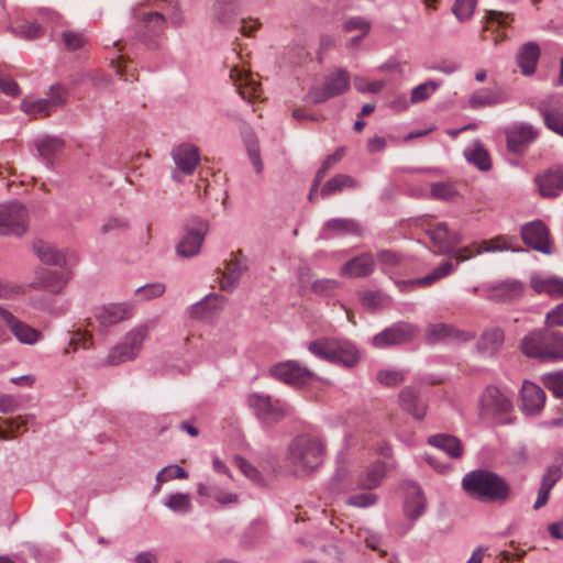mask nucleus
Returning a JSON list of instances; mask_svg holds the SVG:
<instances>
[{
    "instance_id": "39448f33",
    "label": "nucleus",
    "mask_w": 563,
    "mask_h": 563,
    "mask_svg": "<svg viewBox=\"0 0 563 563\" xmlns=\"http://www.w3.org/2000/svg\"><path fill=\"white\" fill-rule=\"evenodd\" d=\"M308 350L314 356L344 366H354L360 354L356 346L346 340L323 338L309 343Z\"/></svg>"
},
{
    "instance_id": "c03bdc74",
    "label": "nucleus",
    "mask_w": 563,
    "mask_h": 563,
    "mask_svg": "<svg viewBox=\"0 0 563 563\" xmlns=\"http://www.w3.org/2000/svg\"><path fill=\"white\" fill-rule=\"evenodd\" d=\"M246 269V265L239 261L230 262L220 282L221 289L228 292H232L238 287L240 278Z\"/></svg>"
},
{
    "instance_id": "680f3d73",
    "label": "nucleus",
    "mask_w": 563,
    "mask_h": 563,
    "mask_svg": "<svg viewBox=\"0 0 563 563\" xmlns=\"http://www.w3.org/2000/svg\"><path fill=\"white\" fill-rule=\"evenodd\" d=\"M92 345V338L87 332L80 330L74 331L69 339V347L65 350V353H69L71 349L75 352L77 349H89Z\"/></svg>"
},
{
    "instance_id": "09e8293b",
    "label": "nucleus",
    "mask_w": 563,
    "mask_h": 563,
    "mask_svg": "<svg viewBox=\"0 0 563 563\" xmlns=\"http://www.w3.org/2000/svg\"><path fill=\"white\" fill-rule=\"evenodd\" d=\"M22 110L33 117H47L53 112L51 104L48 103L47 99H32V98H25L23 99L21 103Z\"/></svg>"
},
{
    "instance_id": "f8f14e48",
    "label": "nucleus",
    "mask_w": 563,
    "mask_h": 563,
    "mask_svg": "<svg viewBox=\"0 0 563 563\" xmlns=\"http://www.w3.org/2000/svg\"><path fill=\"white\" fill-rule=\"evenodd\" d=\"M419 334V328L408 322H398L385 329L373 338L376 347L397 345L413 340Z\"/></svg>"
},
{
    "instance_id": "f3484780",
    "label": "nucleus",
    "mask_w": 563,
    "mask_h": 563,
    "mask_svg": "<svg viewBox=\"0 0 563 563\" xmlns=\"http://www.w3.org/2000/svg\"><path fill=\"white\" fill-rule=\"evenodd\" d=\"M507 148L509 152L521 155L527 147L537 139L538 130L531 124L520 123L506 131Z\"/></svg>"
},
{
    "instance_id": "c756f323",
    "label": "nucleus",
    "mask_w": 563,
    "mask_h": 563,
    "mask_svg": "<svg viewBox=\"0 0 563 563\" xmlns=\"http://www.w3.org/2000/svg\"><path fill=\"white\" fill-rule=\"evenodd\" d=\"M540 54V47L536 42H527L519 47L516 60L525 76H531L536 73Z\"/></svg>"
},
{
    "instance_id": "774afa93",
    "label": "nucleus",
    "mask_w": 563,
    "mask_h": 563,
    "mask_svg": "<svg viewBox=\"0 0 563 563\" xmlns=\"http://www.w3.org/2000/svg\"><path fill=\"white\" fill-rule=\"evenodd\" d=\"M165 285L162 283L147 284L136 289V294L145 300L161 297L165 292Z\"/></svg>"
},
{
    "instance_id": "bf43d9fd",
    "label": "nucleus",
    "mask_w": 563,
    "mask_h": 563,
    "mask_svg": "<svg viewBox=\"0 0 563 563\" xmlns=\"http://www.w3.org/2000/svg\"><path fill=\"white\" fill-rule=\"evenodd\" d=\"M187 477L188 473L181 466L168 465L157 473L156 481L158 483H166L174 478L186 479Z\"/></svg>"
},
{
    "instance_id": "4c0bfd02",
    "label": "nucleus",
    "mask_w": 563,
    "mask_h": 563,
    "mask_svg": "<svg viewBox=\"0 0 563 563\" xmlns=\"http://www.w3.org/2000/svg\"><path fill=\"white\" fill-rule=\"evenodd\" d=\"M428 443L443 452L450 457L457 459L463 454V445L461 441L450 434H435L428 439Z\"/></svg>"
},
{
    "instance_id": "473e14b6",
    "label": "nucleus",
    "mask_w": 563,
    "mask_h": 563,
    "mask_svg": "<svg viewBox=\"0 0 563 563\" xmlns=\"http://www.w3.org/2000/svg\"><path fill=\"white\" fill-rule=\"evenodd\" d=\"M507 101L506 93L500 89L482 88L474 91L468 99V107L471 109H481L485 107H493L501 104Z\"/></svg>"
},
{
    "instance_id": "2eb2a0df",
    "label": "nucleus",
    "mask_w": 563,
    "mask_h": 563,
    "mask_svg": "<svg viewBox=\"0 0 563 563\" xmlns=\"http://www.w3.org/2000/svg\"><path fill=\"white\" fill-rule=\"evenodd\" d=\"M520 233L526 245L543 254L551 253L549 229L541 220L523 224Z\"/></svg>"
},
{
    "instance_id": "a211bd4d",
    "label": "nucleus",
    "mask_w": 563,
    "mask_h": 563,
    "mask_svg": "<svg viewBox=\"0 0 563 563\" xmlns=\"http://www.w3.org/2000/svg\"><path fill=\"white\" fill-rule=\"evenodd\" d=\"M545 404V393L537 384L525 380L520 390V409L526 416L539 415Z\"/></svg>"
},
{
    "instance_id": "79ce46f5",
    "label": "nucleus",
    "mask_w": 563,
    "mask_h": 563,
    "mask_svg": "<svg viewBox=\"0 0 563 563\" xmlns=\"http://www.w3.org/2000/svg\"><path fill=\"white\" fill-rule=\"evenodd\" d=\"M504 342V332L498 328L486 330L477 341V349L486 355L495 354Z\"/></svg>"
},
{
    "instance_id": "20e7f679",
    "label": "nucleus",
    "mask_w": 563,
    "mask_h": 563,
    "mask_svg": "<svg viewBox=\"0 0 563 563\" xmlns=\"http://www.w3.org/2000/svg\"><path fill=\"white\" fill-rule=\"evenodd\" d=\"M156 324V319H150L132 328L119 343L110 349L107 364L117 366L137 358L143 350L144 341Z\"/></svg>"
},
{
    "instance_id": "a18cd8bd",
    "label": "nucleus",
    "mask_w": 563,
    "mask_h": 563,
    "mask_svg": "<svg viewBox=\"0 0 563 563\" xmlns=\"http://www.w3.org/2000/svg\"><path fill=\"white\" fill-rule=\"evenodd\" d=\"M242 136L251 163L253 164L256 173H261L263 170V163L261 159L260 145L255 133L251 129H245L242 131Z\"/></svg>"
},
{
    "instance_id": "4d7b16f0",
    "label": "nucleus",
    "mask_w": 563,
    "mask_h": 563,
    "mask_svg": "<svg viewBox=\"0 0 563 563\" xmlns=\"http://www.w3.org/2000/svg\"><path fill=\"white\" fill-rule=\"evenodd\" d=\"M340 283L332 278L317 279L311 284V290L316 295L330 297L339 288Z\"/></svg>"
},
{
    "instance_id": "412c9836",
    "label": "nucleus",
    "mask_w": 563,
    "mask_h": 563,
    "mask_svg": "<svg viewBox=\"0 0 563 563\" xmlns=\"http://www.w3.org/2000/svg\"><path fill=\"white\" fill-rule=\"evenodd\" d=\"M132 312L133 309L128 303H109L97 307L93 316L100 327L109 328L131 318Z\"/></svg>"
},
{
    "instance_id": "6e6552de",
    "label": "nucleus",
    "mask_w": 563,
    "mask_h": 563,
    "mask_svg": "<svg viewBox=\"0 0 563 563\" xmlns=\"http://www.w3.org/2000/svg\"><path fill=\"white\" fill-rule=\"evenodd\" d=\"M479 404V415L487 420H497L512 409L510 398L495 386H488L483 391Z\"/></svg>"
},
{
    "instance_id": "8fccbe9b",
    "label": "nucleus",
    "mask_w": 563,
    "mask_h": 563,
    "mask_svg": "<svg viewBox=\"0 0 563 563\" xmlns=\"http://www.w3.org/2000/svg\"><path fill=\"white\" fill-rule=\"evenodd\" d=\"M454 265L451 262H443L440 266L434 268L430 274L416 278L412 284L419 287H428L434 282L450 275L454 271Z\"/></svg>"
},
{
    "instance_id": "6e6d98bb",
    "label": "nucleus",
    "mask_w": 563,
    "mask_h": 563,
    "mask_svg": "<svg viewBox=\"0 0 563 563\" xmlns=\"http://www.w3.org/2000/svg\"><path fill=\"white\" fill-rule=\"evenodd\" d=\"M542 383L555 397L563 399V371L543 375Z\"/></svg>"
},
{
    "instance_id": "423d86ee",
    "label": "nucleus",
    "mask_w": 563,
    "mask_h": 563,
    "mask_svg": "<svg viewBox=\"0 0 563 563\" xmlns=\"http://www.w3.org/2000/svg\"><path fill=\"white\" fill-rule=\"evenodd\" d=\"M247 405L254 411L257 419L266 426L277 423L290 411L289 406L285 402L262 394L250 395L247 397Z\"/></svg>"
},
{
    "instance_id": "5701e85b",
    "label": "nucleus",
    "mask_w": 563,
    "mask_h": 563,
    "mask_svg": "<svg viewBox=\"0 0 563 563\" xmlns=\"http://www.w3.org/2000/svg\"><path fill=\"white\" fill-rule=\"evenodd\" d=\"M427 233L438 254H446L461 243L460 234L450 231L443 222L428 228Z\"/></svg>"
},
{
    "instance_id": "a19ab883",
    "label": "nucleus",
    "mask_w": 563,
    "mask_h": 563,
    "mask_svg": "<svg viewBox=\"0 0 563 563\" xmlns=\"http://www.w3.org/2000/svg\"><path fill=\"white\" fill-rule=\"evenodd\" d=\"M238 15L236 2L233 0H216L212 5L214 21L223 26H229Z\"/></svg>"
},
{
    "instance_id": "ea45409f",
    "label": "nucleus",
    "mask_w": 563,
    "mask_h": 563,
    "mask_svg": "<svg viewBox=\"0 0 563 563\" xmlns=\"http://www.w3.org/2000/svg\"><path fill=\"white\" fill-rule=\"evenodd\" d=\"M358 181L350 175L338 174L330 178L321 188L320 195L329 197L342 192L345 188H357Z\"/></svg>"
},
{
    "instance_id": "de8ad7c7",
    "label": "nucleus",
    "mask_w": 563,
    "mask_h": 563,
    "mask_svg": "<svg viewBox=\"0 0 563 563\" xmlns=\"http://www.w3.org/2000/svg\"><path fill=\"white\" fill-rule=\"evenodd\" d=\"M197 492L200 496L210 497L222 505L238 501V496L230 492L221 490L219 487L203 483L198 484Z\"/></svg>"
},
{
    "instance_id": "393cba45",
    "label": "nucleus",
    "mask_w": 563,
    "mask_h": 563,
    "mask_svg": "<svg viewBox=\"0 0 563 563\" xmlns=\"http://www.w3.org/2000/svg\"><path fill=\"white\" fill-rule=\"evenodd\" d=\"M542 197L554 198L563 190V167L555 166L536 177Z\"/></svg>"
},
{
    "instance_id": "5fc2aeb1",
    "label": "nucleus",
    "mask_w": 563,
    "mask_h": 563,
    "mask_svg": "<svg viewBox=\"0 0 563 563\" xmlns=\"http://www.w3.org/2000/svg\"><path fill=\"white\" fill-rule=\"evenodd\" d=\"M342 27H343V31L346 33L357 31V32H360L358 35H367L371 31L372 24L365 18L356 15V16H350V18L345 19Z\"/></svg>"
},
{
    "instance_id": "1a4fd4ad",
    "label": "nucleus",
    "mask_w": 563,
    "mask_h": 563,
    "mask_svg": "<svg viewBox=\"0 0 563 563\" xmlns=\"http://www.w3.org/2000/svg\"><path fill=\"white\" fill-rule=\"evenodd\" d=\"M27 230V212L19 202L0 206V235L21 236Z\"/></svg>"
},
{
    "instance_id": "7c9ffc66",
    "label": "nucleus",
    "mask_w": 563,
    "mask_h": 563,
    "mask_svg": "<svg viewBox=\"0 0 563 563\" xmlns=\"http://www.w3.org/2000/svg\"><path fill=\"white\" fill-rule=\"evenodd\" d=\"M230 78L238 87L242 99L251 102L258 97L260 85L245 70L233 67L230 70Z\"/></svg>"
},
{
    "instance_id": "a878e982",
    "label": "nucleus",
    "mask_w": 563,
    "mask_h": 563,
    "mask_svg": "<svg viewBox=\"0 0 563 563\" xmlns=\"http://www.w3.org/2000/svg\"><path fill=\"white\" fill-rule=\"evenodd\" d=\"M165 25L166 19L159 12H147L142 15L139 30L141 37L151 48H156V44L152 40L164 32Z\"/></svg>"
},
{
    "instance_id": "49530a36",
    "label": "nucleus",
    "mask_w": 563,
    "mask_h": 563,
    "mask_svg": "<svg viewBox=\"0 0 563 563\" xmlns=\"http://www.w3.org/2000/svg\"><path fill=\"white\" fill-rule=\"evenodd\" d=\"M267 532L266 525L260 520L253 521L241 537V545L250 548L261 543Z\"/></svg>"
},
{
    "instance_id": "9d476101",
    "label": "nucleus",
    "mask_w": 563,
    "mask_h": 563,
    "mask_svg": "<svg viewBox=\"0 0 563 563\" xmlns=\"http://www.w3.org/2000/svg\"><path fill=\"white\" fill-rule=\"evenodd\" d=\"M349 88V73L344 69H339L324 78L323 87H312L307 95V100L312 103H321L345 92Z\"/></svg>"
},
{
    "instance_id": "cd10ccee",
    "label": "nucleus",
    "mask_w": 563,
    "mask_h": 563,
    "mask_svg": "<svg viewBox=\"0 0 563 563\" xmlns=\"http://www.w3.org/2000/svg\"><path fill=\"white\" fill-rule=\"evenodd\" d=\"M522 294L523 284L511 279L489 287L487 298L497 302H512L519 300Z\"/></svg>"
},
{
    "instance_id": "e433bc0d",
    "label": "nucleus",
    "mask_w": 563,
    "mask_h": 563,
    "mask_svg": "<svg viewBox=\"0 0 563 563\" xmlns=\"http://www.w3.org/2000/svg\"><path fill=\"white\" fill-rule=\"evenodd\" d=\"M464 157L470 164L476 166L482 172H487L492 168L490 155L478 140L464 150Z\"/></svg>"
},
{
    "instance_id": "4468645a",
    "label": "nucleus",
    "mask_w": 563,
    "mask_h": 563,
    "mask_svg": "<svg viewBox=\"0 0 563 563\" xmlns=\"http://www.w3.org/2000/svg\"><path fill=\"white\" fill-rule=\"evenodd\" d=\"M271 374L280 382L292 386H302L310 382L314 374L296 361H287L274 365Z\"/></svg>"
},
{
    "instance_id": "864d4df0",
    "label": "nucleus",
    "mask_w": 563,
    "mask_h": 563,
    "mask_svg": "<svg viewBox=\"0 0 563 563\" xmlns=\"http://www.w3.org/2000/svg\"><path fill=\"white\" fill-rule=\"evenodd\" d=\"M439 82L429 80L416 86L411 90L410 102L419 103L430 98V96L439 88Z\"/></svg>"
},
{
    "instance_id": "b1692460",
    "label": "nucleus",
    "mask_w": 563,
    "mask_h": 563,
    "mask_svg": "<svg viewBox=\"0 0 563 563\" xmlns=\"http://www.w3.org/2000/svg\"><path fill=\"white\" fill-rule=\"evenodd\" d=\"M375 258L371 253H362L340 267L339 274L346 278L367 277L375 271Z\"/></svg>"
},
{
    "instance_id": "0eeeda50",
    "label": "nucleus",
    "mask_w": 563,
    "mask_h": 563,
    "mask_svg": "<svg viewBox=\"0 0 563 563\" xmlns=\"http://www.w3.org/2000/svg\"><path fill=\"white\" fill-rule=\"evenodd\" d=\"M209 231L207 220L194 217L185 225V234L177 244V253L181 257H192L199 254L205 238Z\"/></svg>"
},
{
    "instance_id": "6ab92c4d",
    "label": "nucleus",
    "mask_w": 563,
    "mask_h": 563,
    "mask_svg": "<svg viewBox=\"0 0 563 563\" xmlns=\"http://www.w3.org/2000/svg\"><path fill=\"white\" fill-rule=\"evenodd\" d=\"M69 278L70 274L66 271L38 268L35 272V278L32 282L31 287L57 295L64 289Z\"/></svg>"
},
{
    "instance_id": "bb28decb",
    "label": "nucleus",
    "mask_w": 563,
    "mask_h": 563,
    "mask_svg": "<svg viewBox=\"0 0 563 563\" xmlns=\"http://www.w3.org/2000/svg\"><path fill=\"white\" fill-rule=\"evenodd\" d=\"M530 287L538 295H547L552 299L563 298V278L558 276H543L532 274L530 276Z\"/></svg>"
},
{
    "instance_id": "0e129e2a",
    "label": "nucleus",
    "mask_w": 563,
    "mask_h": 563,
    "mask_svg": "<svg viewBox=\"0 0 563 563\" xmlns=\"http://www.w3.org/2000/svg\"><path fill=\"white\" fill-rule=\"evenodd\" d=\"M377 379L385 386L394 387L404 382L405 374L396 369H384L378 372Z\"/></svg>"
},
{
    "instance_id": "052dcab7",
    "label": "nucleus",
    "mask_w": 563,
    "mask_h": 563,
    "mask_svg": "<svg viewBox=\"0 0 563 563\" xmlns=\"http://www.w3.org/2000/svg\"><path fill=\"white\" fill-rule=\"evenodd\" d=\"M477 0H455L453 13L460 21L468 20L475 10Z\"/></svg>"
},
{
    "instance_id": "4be33fe9",
    "label": "nucleus",
    "mask_w": 563,
    "mask_h": 563,
    "mask_svg": "<svg viewBox=\"0 0 563 563\" xmlns=\"http://www.w3.org/2000/svg\"><path fill=\"white\" fill-rule=\"evenodd\" d=\"M0 317L8 324L15 339L27 345H34L40 341L42 334L31 325L20 321L9 310L0 307Z\"/></svg>"
},
{
    "instance_id": "c9c22d12",
    "label": "nucleus",
    "mask_w": 563,
    "mask_h": 563,
    "mask_svg": "<svg viewBox=\"0 0 563 563\" xmlns=\"http://www.w3.org/2000/svg\"><path fill=\"white\" fill-rule=\"evenodd\" d=\"M386 464L383 462H375L365 472L358 475L356 484L362 489H374L378 487L386 475Z\"/></svg>"
},
{
    "instance_id": "e2e57ef3",
    "label": "nucleus",
    "mask_w": 563,
    "mask_h": 563,
    "mask_svg": "<svg viewBox=\"0 0 563 563\" xmlns=\"http://www.w3.org/2000/svg\"><path fill=\"white\" fill-rule=\"evenodd\" d=\"M378 500L376 494L373 493H361L352 495L347 498L346 504L349 506L357 507V508H367L375 505Z\"/></svg>"
},
{
    "instance_id": "7ed1b4c3",
    "label": "nucleus",
    "mask_w": 563,
    "mask_h": 563,
    "mask_svg": "<svg viewBox=\"0 0 563 563\" xmlns=\"http://www.w3.org/2000/svg\"><path fill=\"white\" fill-rule=\"evenodd\" d=\"M324 444L318 438L301 434L289 446L287 460L297 475H305L323 463Z\"/></svg>"
},
{
    "instance_id": "2f4dec72",
    "label": "nucleus",
    "mask_w": 563,
    "mask_h": 563,
    "mask_svg": "<svg viewBox=\"0 0 563 563\" xmlns=\"http://www.w3.org/2000/svg\"><path fill=\"white\" fill-rule=\"evenodd\" d=\"M406 494L404 511L408 518L416 520L426 511V498L416 483L408 484Z\"/></svg>"
},
{
    "instance_id": "aec40b11",
    "label": "nucleus",
    "mask_w": 563,
    "mask_h": 563,
    "mask_svg": "<svg viewBox=\"0 0 563 563\" xmlns=\"http://www.w3.org/2000/svg\"><path fill=\"white\" fill-rule=\"evenodd\" d=\"M172 155L176 165L173 179L177 181H180L178 177L179 172L185 175H191L200 161L198 148L190 144L179 145L173 151Z\"/></svg>"
},
{
    "instance_id": "338daca9",
    "label": "nucleus",
    "mask_w": 563,
    "mask_h": 563,
    "mask_svg": "<svg viewBox=\"0 0 563 563\" xmlns=\"http://www.w3.org/2000/svg\"><path fill=\"white\" fill-rule=\"evenodd\" d=\"M562 470L558 465H550L542 475L540 487L552 489L562 477Z\"/></svg>"
},
{
    "instance_id": "69168bd1",
    "label": "nucleus",
    "mask_w": 563,
    "mask_h": 563,
    "mask_svg": "<svg viewBox=\"0 0 563 563\" xmlns=\"http://www.w3.org/2000/svg\"><path fill=\"white\" fill-rule=\"evenodd\" d=\"M63 41L67 49L76 51L86 44L87 37L84 33L66 31L63 33Z\"/></svg>"
},
{
    "instance_id": "3c124183",
    "label": "nucleus",
    "mask_w": 563,
    "mask_h": 563,
    "mask_svg": "<svg viewBox=\"0 0 563 563\" xmlns=\"http://www.w3.org/2000/svg\"><path fill=\"white\" fill-rule=\"evenodd\" d=\"M165 506L176 514H189L192 509L189 494L175 493L167 497Z\"/></svg>"
},
{
    "instance_id": "13d9d810",
    "label": "nucleus",
    "mask_w": 563,
    "mask_h": 563,
    "mask_svg": "<svg viewBox=\"0 0 563 563\" xmlns=\"http://www.w3.org/2000/svg\"><path fill=\"white\" fill-rule=\"evenodd\" d=\"M67 89L62 85H53L49 88L48 95L45 99H47L53 110H56L63 107L67 101Z\"/></svg>"
},
{
    "instance_id": "72a5a7b5",
    "label": "nucleus",
    "mask_w": 563,
    "mask_h": 563,
    "mask_svg": "<svg viewBox=\"0 0 563 563\" xmlns=\"http://www.w3.org/2000/svg\"><path fill=\"white\" fill-rule=\"evenodd\" d=\"M400 407L409 412L413 418L421 420L426 415V402L410 387L404 388L399 394Z\"/></svg>"
},
{
    "instance_id": "9b49d317",
    "label": "nucleus",
    "mask_w": 563,
    "mask_h": 563,
    "mask_svg": "<svg viewBox=\"0 0 563 563\" xmlns=\"http://www.w3.org/2000/svg\"><path fill=\"white\" fill-rule=\"evenodd\" d=\"M536 109L547 129L563 137V96L553 95L539 101Z\"/></svg>"
},
{
    "instance_id": "37998d69",
    "label": "nucleus",
    "mask_w": 563,
    "mask_h": 563,
    "mask_svg": "<svg viewBox=\"0 0 563 563\" xmlns=\"http://www.w3.org/2000/svg\"><path fill=\"white\" fill-rule=\"evenodd\" d=\"M329 232H334L336 234H354L360 235L362 230L360 224L351 219H331L329 220L322 231V236L324 239L330 238Z\"/></svg>"
},
{
    "instance_id": "f704fd0d",
    "label": "nucleus",
    "mask_w": 563,
    "mask_h": 563,
    "mask_svg": "<svg viewBox=\"0 0 563 563\" xmlns=\"http://www.w3.org/2000/svg\"><path fill=\"white\" fill-rule=\"evenodd\" d=\"M33 251L45 265L63 267L66 264L65 253L44 241H35L33 243Z\"/></svg>"
},
{
    "instance_id": "58836bf2",
    "label": "nucleus",
    "mask_w": 563,
    "mask_h": 563,
    "mask_svg": "<svg viewBox=\"0 0 563 563\" xmlns=\"http://www.w3.org/2000/svg\"><path fill=\"white\" fill-rule=\"evenodd\" d=\"M34 145L38 152V155L47 163L62 153L64 148V141L56 136H42L34 141Z\"/></svg>"
},
{
    "instance_id": "ddd939ff",
    "label": "nucleus",
    "mask_w": 563,
    "mask_h": 563,
    "mask_svg": "<svg viewBox=\"0 0 563 563\" xmlns=\"http://www.w3.org/2000/svg\"><path fill=\"white\" fill-rule=\"evenodd\" d=\"M512 238L499 235L492 240L483 241L479 245L474 243L472 246L456 250L454 252V258L459 264L474 257L475 255H479L483 252L520 251L512 245Z\"/></svg>"
},
{
    "instance_id": "603ef678",
    "label": "nucleus",
    "mask_w": 563,
    "mask_h": 563,
    "mask_svg": "<svg viewBox=\"0 0 563 563\" xmlns=\"http://www.w3.org/2000/svg\"><path fill=\"white\" fill-rule=\"evenodd\" d=\"M402 255L393 250L377 252V262L383 272L398 267L402 263Z\"/></svg>"
},
{
    "instance_id": "f257e3e1",
    "label": "nucleus",
    "mask_w": 563,
    "mask_h": 563,
    "mask_svg": "<svg viewBox=\"0 0 563 563\" xmlns=\"http://www.w3.org/2000/svg\"><path fill=\"white\" fill-rule=\"evenodd\" d=\"M462 487L468 496L483 503L503 505L512 495L507 479L486 468H477L466 473L462 479Z\"/></svg>"
},
{
    "instance_id": "f03ea898",
    "label": "nucleus",
    "mask_w": 563,
    "mask_h": 563,
    "mask_svg": "<svg viewBox=\"0 0 563 563\" xmlns=\"http://www.w3.org/2000/svg\"><path fill=\"white\" fill-rule=\"evenodd\" d=\"M521 351L540 361H563V334L548 327L533 330L521 340Z\"/></svg>"
},
{
    "instance_id": "c85d7f7f",
    "label": "nucleus",
    "mask_w": 563,
    "mask_h": 563,
    "mask_svg": "<svg viewBox=\"0 0 563 563\" xmlns=\"http://www.w3.org/2000/svg\"><path fill=\"white\" fill-rule=\"evenodd\" d=\"M225 302V298L218 294H209L200 301L191 305L188 309V313L192 319H209L218 310L222 309Z\"/></svg>"
},
{
    "instance_id": "dca6fc26",
    "label": "nucleus",
    "mask_w": 563,
    "mask_h": 563,
    "mask_svg": "<svg viewBox=\"0 0 563 563\" xmlns=\"http://www.w3.org/2000/svg\"><path fill=\"white\" fill-rule=\"evenodd\" d=\"M471 334L448 323H429L426 328V341L429 344L460 343L471 340Z\"/></svg>"
}]
</instances>
